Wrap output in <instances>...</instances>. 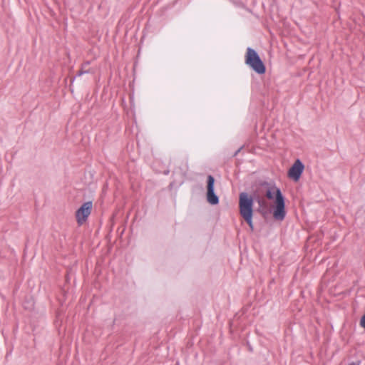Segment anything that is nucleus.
I'll return each instance as SVG.
<instances>
[{"mask_svg": "<svg viewBox=\"0 0 365 365\" xmlns=\"http://www.w3.org/2000/svg\"><path fill=\"white\" fill-rule=\"evenodd\" d=\"M266 197L269 200L274 198V203L272 205L274 219L278 221L283 220L285 217L286 212L284 197L280 190L275 187H269L266 192Z\"/></svg>", "mask_w": 365, "mask_h": 365, "instance_id": "nucleus-1", "label": "nucleus"}, {"mask_svg": "<svg viewBox=\"0 0 365 365\" xmlns=\"http://www.w3.org/2000/svg\"><path fill=\"white\" fill-rule=\"evenodd\" d=\"M240 214L247 222L251 230H253V199L246 192H242L239 197Z\"/></svg>", "mask_w": 365, "mask_h": 365, "instance_id": "nucleus-2", "label": "nucleus"}, {"mask_svg": "<svg viewBox=\"0 0 365 365\" xmlns=\"http://www.w3.org/2000/svg\"><path fill=\"white\" fill-rule=\"evenodd\" d=\"M245 62L257 73H264L265 66L255 50L247 48Z\"/></svg>", "mask_w": 365, "mask_h": 365, "instance_id": "nucleus-3", "label": "nucleus"}, {"mask_svg": "<svg viewBox=\"0 0 365 365\" xmlns=\"http://www.w3.org/2000/svg\"><path fill=\"white\" fill-rule=\"evenodd\" d=\"M93 208V203L91 201L83 203L76 211V219L78 225H82L87 221L89 215L91 213Z\"/></svg>", "mask_w": 365, "mask_h": 365, "instance_id": "nucleus-4", "label": "nucleus"}, {"mask_svg": "<svg viewBox=\"0 0 365 365\" xmlns=\"http://www.w3.org/2000/svg\"><path fill=\"white\" fill-rule=\"evenodd\" d=\"M215 179L212 175L207 177V200L210 205H217L219 202L218 197L214 192Z\"/></svg>", "mask_w": 365, "mask_h": 365, "instance_id": "nucleus-5", "label": "nucleus"}, {"mask_svg": "<svg viewBox=\"0 0 365 365\" xmlns=\"http://www.w3.org/2000/svg\"><path fill=\"white\" fill-rule=\"evenodd\" d=\"M288 176L290 179L294 180V182H297V161L292 165V168H290Z\"/></svg>", "mask_w": 365, "mask_h": 365, "instance_id": "nucleus-6", "label": "nucleus"}, {"mask_svg": "<svg viewBox=\"0 0 365 365\" xmlns=\"http://www.w3.org/2000/svg\"><path fill=\"white\" fill-rule=\"evenodd\" d=\"M304 169V164L298 159V180L299 179Z\"/></svg>", "mask_w": 365, "mask_h": 365, "instance_id": "nucleus-7", "label": "nucleus"}, {"mask_svg": "<svg viewBox=\"0 0 365 365\" xmlns=\"http://www.w3.org/2000/svg\"><path fill=\"white\" fill-rule=\"evenodd\" d=\"M360 325L365 328V314L361 317L360 320Z\"/></svg>", "mask_w": 365, "mask_h": 365, "instance_id": "nucleus-8", "label": "nucleus"}, {"mask_svg": "<svg viewBox=\"0 0 365 365\" xmlns=\"http://www.w3.org/2000/svg\"><path fill=\"white\" fill-rule=\"evenodd\" d=\"M349 365H360V362L359 361H357V362H354V363H351V364Z\"/></svg>", "mask_w": 365, "mask_h": 365, "instance_id": "nucleus-9", "label": "nucleus"}]
</instances>
